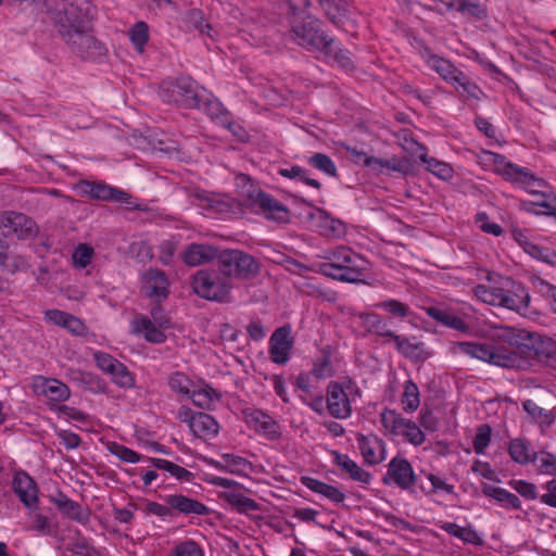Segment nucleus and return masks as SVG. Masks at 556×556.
<instances>
[{
    "label": "nucleus",
    "mask_w": 556,
    "mask_h": 556,
    "mask_svg": "<svg viewBox=\"0 0 556 556\" xmlns=\"http://www.w3.org/2000/svg\"><path fill=\"white\" fill-rule=\"evenodd\" d=\"M508 485L527 501H534L538 498V488L532 482L522 479H513L508 481Z\"/></svg>",
    "instance_id": "69168bd1"
},
{
    "label": "nucleus",
    "mask_w": 556,
    "mask_h": 556,
    "mask_svg": "<svg viewBox=\"0 0 556 556\" xmlns=\"http://www.w3.org/2000/svg\"><path fill=\"white\" fill-rule=\"evenodd\" d=\"M414 339L394 333L390 342L394 343L396 351L403 356L417 359V343H414Z\"/></svg>",
    "instance_id": "13d9d810"
},
{
    "label": "nucleus",
    "mask_w": 556,
    "mask_h": 556,
    "mask_svg": "<svg viewBox=\"0 0 556 556\" xmlns=\"http://www.w3.org/2000/svg\"><path fill=\"white\" fill-rule=\"evenodd\" d=\"M253 203L266 215L279 223L289 222L290 212L287 206L277 201L271 194L258 190Z\"/></svg>",
    "instance_id": "bb28decb"
},
{
    "label": "nucleus",
    "mask_w": 556,
    "mask_h": 556,
    "mask_svg": "<svg viewBox=\"0 0 556 556\" xmlns=\"http://www.w3.org/2000/svg\"><path fill=\"white\" fill-rule=\"evenodd\" d=\"M14 493L28 508H35L38 504V488L34 479L25 471L15 472L12 481Z\"/></svg>",
    "instance_id": "b1692460"
},
{
    "label": "nucleus",
    "mask_w": 556,
    "mask_h": 556,
    "mask_svg": "<svg viewBox=\"0 0 556 556\" xmlns=\"http://www.w3.org/2000/svg\"><path fill=\"white\" fill-rule=\"evenodd\" d=\"M192 433L200 439H213L218 434L219 425L210 414L198 412L191 422Z\"/></svg>",
    "instance_id": "72a5a7b5"
},
{
    "label": "nucleus",
    "mask_w": 556,
    "mask_h": 556,
    "mask_svg": "<svg viewBox=\"0 0 556 556\" xmlns=\"http://www.w3.org/2000/svg\"><path fill=\"white\" fill-rule=\"evenodd\" d=\"M327 18L338 25L342 23L349 11L348 2L344 0H318Z\"/></svg>",
    "instance_id": "37998d69"
},
{
    "label": "nucleus",
    "mask_w": 556,
    "mask_h": 556,
    "mask_svg": "<svg viewBox=\"0 0 556 556\" xmlns=\"http://www.w3.org/2000/svg\"><path fill=\"white\" fill-rule=\"evenodd\" d=\"M278 174L285 178L299 179L304 185L316 190L321 189V182L315 178H311L308 176V170L299 165H293L290 168H279Z\"/></svg>",
    "instance_id": "8fccbe9b"
},
{
    "label": "nucleus",
    "mask_w": 556,
    "mask_h": 556,
    "mask_svg": "<svg viewBox=\"0 0 556 556\" xmlns=\"http://www.w3.org/2000/svg\"><path fill=\"white\" fill-rule=\"evenodd\" d=\"M419 56L425 64L433 70L446 83L453 85L465 99L479 100L483 93L481 88L468 75L458 70L450 60L435 54L429 47L419 48Z\"/></svg>",
    "instance_id": "7ed1b4c3"
},
{
    "label": "nucleus",
    "mask_w": 556,
    "mask_h": 556,
    "mask_svg": "<svg viewBox=\"0 0 556 556\" xmlns=\"http://www.w3.org/2000/svg\"><path fill=\"white\" fill-rule=\"evenodd\" d=\"M508 453L510 458L519 465L535 464L534 452L530 453L529 442L526 439H511Z\"/></svg>",
    "instance_id": "a19ab883"
},
{
    "label": "nucleus",
    "mask_w": 556,
    "mask_h": 556,
    "mask_svg": "<svg viewBox=\"0 0 556 556\" xmlns=\"http://www.w3.org/2000/svg\"><path fill=\"white\" fill-rule=\"evenodd\" d=\"M492 438V428L489 424H482L477 428L476 435L472 441L473 451L477 454H484Z\"/></svg>",
    "instance_id": "0e129e2a"
},
{
    "label": "nucleus",
    "mask_w": 556,
    "mask_h": 556,
    "mask_svg": "<svg viewBox=\"0 0 556 556\" xmlns=\"http://www.w3.org/2000/svg\"><path fill=\"white\" fill-rule=\"evenodd\" d=\"M161 311V307H154L151 311L152 316L155 319L153 323L148 316L143 314H136L130 321V331L134 334H141L146 341L150 343L160 344L166 341V334L161 329L164 326V321L156 318V312Z\"/></svg>",
    "instance_id": "f3484780"
},
{
    "label": "nucleus",
    "mask_w": 556,
    "mask_h": 556,
    "mask_svg": "<svg viewBox=\"0 0 556 556\" xmlns=\"http://www.w3.org/2000/svg\"><path fill=\"white\" fill-rule=\"evenodd\" d=\"M66 549L75 556H101V553L96 548L90 541L77 532V536L68 543Z\"/></svg>",
    "instance_id": "603ef678"
},
{
    "label": "nucleus",
    "mask_w": 556,
    "mask_h": 556,
    "mask_svg": "<svg viewBox=\"0 0 556 556\" xmlns=\"http://www.w3.org/2000/svg\"><path fill=\"white\" fill-rule=\"evenodd\" d=\"M159 94L164 103L182 109H202L199 85L190 76L165 79L160 85Z\"/></svg>",
    "instance_id": "0eeeda50"
},
{
    "label": "nucleus",
    "mask_w": 556,
    "mask_h": 556,
    "mask_svg": "<svg viewBox=\"0 0 556 556\" xmlns=\"http://www.w3.org/2000/svg\"><path fill=\"white\" fill-rule=\"evenodd\" d=\"M75 189L81 197H89L97 201L118 202L126 204L130 208H139V206L132 204V195L130 193L119 188L112 187L104 181L83 179L76 184Z\"/></svg>",
    "instance_id": "9b49d317"
},
{
    "label": "nucleus",
    "mask_w": 556,
    "mask_h": 556,
    "mask_svg": "<svg viewBox=\"0 0 556 556\" xmlns=\"http://www.w3.org/2000/svg\"><path fill=\"white\" fill-rule=\"evenodd\" d=\"M504 180L509 181L520 187H527L538 182L539 186L543 182L542 179L538 178L529 168L519 166L507 159L497 172Z\"/></svg>",
    "instance_id": "393cba45"
},
{
    "label": "nucleus",
    "mask_w": 556,
    "mask_h": 556,
    "mask_svg": "<svg viewBox=\"0 0 556 556\" xmlns=\"http://www.w3.org/2000/svg\"><path fill=\"white\" fill-rule=\"evenodd\" d=\"M356 441L361 454L368 465H378L384 459L386 444L376 434H356Z\"/></svg>",
    "instance_id": "4be33fe9"
},
{
    "label": "nucleus",
    "mask_w": 556,
    "mask_h": 556,
    "mask_svg": "<svg viewBox=\"0 0 556 556\" xmlns=\"http://www.w3.org/2000/svg\"><path fill=\"white\" fill-rule=\"evenodd\" d=\"M536 470L541 475H548L556 477V455L541 450L534 452Z\"/></svg>",
    "instance_id": "864d4df0"
},
{
    "label": "nucleus",
    "mask_w": 556,
    "mask_h": 556,
    "mask_svg": "<svg viewBox=\"0 0 556 556\" xmlns=\"http://www.w3.org/2000/svg\"><path fill=\"white\" fill-rule=\"evenodd\" d=\"M106 448L112 455L116 456L119 460L125 463L136 464L146 458L138 452L118 442H109L106 444Z\"/></svg>",
    "instance_id": "6e6d98bb"
},
{
    "label": "nucleus",
    "mask_w": 556,
    "mask_h": 556,
    "mask_svg": "<svg viewBox=\"0 0 556 556\" xmlns=\"http://www.w3.org/2000/svg\"><path fill=\"white\" fill-rule=\"evenodd\" d=\"M294 339L291 327L285 325L274 330L268 342L269 359L276 365H286L291 357Z\"/></svg>",
    "instance_id": "dca6fc26"
},
{
    "label": "nucleus",
    "mask_w": 556,
    "mask_h": 556,
    "mask_svg": "<svg viewBox=\"0 0 556 556\" xmlns=\"http://www.w3.org/2000/svg\"><path fill=\"white\" fill-rule=\"evenodd\" d=\"M301 483L314 493L320 494L333 503H342L345 495L337 486L330 485L313 477H301Z\"/></svg>",
    "instance_id": "f704fd0d"
},
{
    "label": "nucleus",
    "mask_w": 556,
    "mask_h": 556,
    "mask_svg": "<svg viewBox=\"0 0 556 556\" xmlns=\"http://www.w3.org/2000/svg\"><path fill=\"white\" fill-rule=\"evenodd\" d=\"M457 11L466 13L476 20H483L488 16L486 8L471 0H457Z\"/></svg>",
    "instance_id": "774afa93"
},
{
    "label": "nucleus",
    "mask_w": 556,
    "mask_h": 556,
    "mask_svg": "<svg viewBox=\"0 0 556 556\" xmlns=\"http://www.w3.org/2000/svg\"><path fill=\"white\" fill-rule=\"evenodd\" d=\"M191 384H192V381L190 380V378L181 371L172 372L168 378V386H169L170 390L179 395H182V396L190 395Z\"/></svg>",
    "instance_id": "bf43d9fd"
},
{
    "label": "nucleus",
    "mask_w": 556,
    "mask_h": 556,
    "mask_svg": "<svg viewBox=\"0 0 556 556\" xmlns=\"http://www.w3.org/2000/svg\"><path fill=\"white\" fill-rule=\"evenodd\" d=\"M485 278L489 286L480 283L473 288V294L479 300L516 312L529 307L530 295L523 283L493 271H488Z\"/></svg>",
    "instance_id": "f257e3e1"
},
{
    "label": "nucleus",
    "mask_w": 556,
    "mask_h": 556,
    "mask_svg": "<svg viewBox=\"0 0 556 556\" xmlns=\"http://www.w3.org/2000/svg\"><path fill=\"white\" fill-rule=\"evenodd\" d=\"M191 287L200 298L219 303L229 301L233 288L231 281L218 268L198 270L191 278Z\"/></svg>",
    "instance_id": "6e6552de"
},
{
    "label": "nucleus",
    "mask_w": 556,
    "mask_h": 556,
    "mask_svg": "<svg viewBox=\"0 0 556 556\" xmlns=\"http://www.w3.org/2000/svg\"><path fill=\"white\" fill-rule=\"evenodd\" d=\"M522 408L530 416L531 420L541 426L551 427L555 420V415L551 410H545L532 400H526Z\"/></svg>",
    "instance_id": "a18cd8bd"
},
{
    "label": "nucleus",
    "mask_w": 556,
    "mask_h": 556,
    "mask_svg": "<svg viewBox=\"0 0 556 556\" xmlns=\"http://www.w3.org/2000/svg\"><path fill=\"white\" fill-rule=\"evenodd\" d=\"M374 306L386 312L391 318L401 320L414 314L407 304L395 299L380 301Z\"/></svg>",
    "instance_id": "c03bdc74"
},
{
    "label": "nucleus",
    "mask_w": 556,
    "mask_h": 556,
    "mask_svg": "<svg viewBox=\"0 0 556 556\" xmlns=\"http://www.w3.org/2000/svg\"><path fill=\"white\" fill-rule=\"evenodd\" d=\"M460 352L503 368L525 369V362L513 349L488 342H457Z\"/></svg>",
    "instance_id": "423d86ee"
},
{
    "label": "nucleus",
    "mask_w": 556,
    "mask_h": 556,
    "mask_svg": "<svg viewBox=\"0 0 556 556\" xmlns=\"http://www.w3.org/2000/svg\"><path fill=\"white\" fill-rule=\"evenodd\" d=\"M386 484H395L403 490L414 485L415 473L412 464L404 457L396 456L391 459L383 477Z\"/></svg>",
    "instance_id": "aec40b11"
},
{
    "label": "nucleus",
    "mask_w": 556,
    "mask_h": 556,
    "mask_svg": "<svg viewBox=\"0 0 556 556\" xmlns=\"http://www.w3.org/2000/svg\"><path fill=\"white\" fill-rule=\"evenodd\" d=\"M534 340V354H536V362L554 366L556 362V341L546 336L533 333Z\"/></svg>",
    "instance_id": "4c0bfd02"
},
{
    "label": "nucleus",
    "mask_w": 556,
    "mask_h": 556,
    "mask_svg": "<svg viewBox=\"0 0 556 556\" xmlns=\"http://www.w3.org/2000/svg\"><path fill=\"white\" fill-rule=\"evenodd\" d=\"M362 327L367 333L376 334L389 343L394 332L389 328L388 321L376 313H366L361 315Z\"/></svg>",
    "instance_id": "473e14b6"
},
{
    "label": "nucleus",
    "mask_w": 556,
    "mask_h": 556,
    "mask_svg": "<svg viewBox=\"0 0 556 556\" xmlns=\"http://www.w3.org/2000/svg\"><path fill=\"white\" fill-rule=\"evenodd\" d=\"M323 55L326 59H331L340 68L344 71H353L355 68L352 52L345 48H342L341 45L336 40L334 43H332L331 52L329 54Z\"/></svg>",
    "instance_id": "de8ad7c7"
},
{
    "label": "nucleus",
    "mask_w": 556,
    "mask_h": 556,
    "mask_svg": "<svg viewBox=\"0 0 556 556\" xmlns=\"http://www.w3.org/2000/svg\"><path fill=\"white\" fill-rule=\"evenodd\" d=\"M482 494L493 500L498 506L506 510H519L521 509V501L515 494L501 486H495L483 482L481 484Z\"/></svg>",
    "instance_id": "7c9ffc66"
},
{
    "label": "nucleus",
    "mask_w": 556,
    "mask_h": 556,
    "mask_svg": "<svg viewBox=\"0 0 556 556\" xmlns=\"http://www.w3.org/2000/svg\"><path fill=\"white\" fill-rule=\"evenodd\" d=\"M188 397L195 406L212 410L215 407V403L222 400V393L208 383H203L202 387L191 391Z\"/></svg>",
    "instance_id": "e433bc0d"
},
{
    "label": "nucleus",
    "mask_w": 556,
    "mask_h": 556,
    "mask_svg": "<svg viewBox=\"0 0 556 556\" xmlns=\"http://www.w3.org/2000/svg\"><path fill=\"white\" fill-rule=\"evenodd\" d=\"M419 161L425 164V168L428 173L433 174L442 180H448L454 175V169L448 163L429 156L427 147L420 142Z\"/></svg>",
    "instance_id": "2f4dec72"
},
{
    "label": "nucleus",
    "mask_w": 556,
    "mask_h": 556,
    "mask_svg": "<svg viewBox=\"0 0 556 556\" xmlns=\"http://www.w3.org/2000/svg\"><path fill=\"white\" fill-rule=\"evenodd\" d=\"M291 40L307 51H318L321 54L331 52L334 38L325 33L321 22L312 14L287 20Z\"/></svg>",
    "instance_id": "20e7f679"
},
{
    "label": "nucleus",
    "mask_w": 556,
    "mask_h": 556,
    "mask_svg": "<svg viewBox=\"0 0 556 556\" xmlns=\"http://www.w3.org/2000/svg\"><path fill=\"white\" fill-rule=\"evenodd\" d=\"M98 13L92 0H65L63 12L58 20L59 33L63 40H70L73 31L91 29V23Z\"/></svg>",
    "instance_id": "39448f33"
},
{
    "label": "nucleus",
    "mask_w": 556,
    "mask_h": 556,
    "mask_svg": "<svg viewBox=\"0 0 556 556\" xmlns=\"http://www.w3.org/2000/svg\"><path fill=\"white\" fill-rule=\"evenodd\" d=\"M0 267L9 274H15L26 268L27 262L22 255L12 254L5 251L0 258Z\"/></svg>",
    "instance_id": "e2e57ef3"
},
{
    "label": "nucleus",
    "mask_w": 556,
    "mask_h": 556,
    "mask_svg": "<svg viewBox=\"0 0 556 556\" xmlns=\"http://www.w3.org/2000/svg\"><path fill=\"white\" fill-rule=\"evenodd\" d=\"M97 367L110 376L111 382L121 389H132L136 384V376L128 367L110 353L97 351L93 353Z\"/></svg>",
    "instance_id": "f8f14e48"
},
{
    "label": "nucleus",
    "mask_w": 556,
    "mask_h": 556,
    "mask_svg": "<svg viewBox=\"0 0 556 556\" xmlns=\"http://www.w3.org/2000/svg\"><path fill=\"white\" fill-rule=\"evenodd\" d=\"M222 460L223 463L217 462L215 467L235 475L241 473L250 466L247 458L230 453L223 454Z\"/></svg>",
    "instance_id": "09e8293b"
},
{
    "label": "nucleus",
    "mask_w": 556,
    "mask_h": 556,
    "mask_svg": "<svg viewBox=\"0 0 556 556\" xmlns=\"http://www.w3.org/2000/svg\"><path fill=\"white\" fill-rule=\"evenodd\" d=\"M442 530L446 533L460 539L464 543L481 546L483 540L471 527H460L454 522H445L442 525Z\"/></svg>",
    "instance_id": "79ce46f5"
},
{
    "label": "nucleus",
    "mask_w": 556,
    "mask_h": 556,
    "mask_svg": "<svg viewBox=\"0 0 556 556\" xmlns=\"http://www.w3.org/2000/svg\"><path fill=\"white\" fill-rule=\"evenodd\" d=\"M534 344L533 333H528L525 338H521V340L516 341L515 350L513 351L522 357L525 367L528 365L530 359L536 361Z\"/></svg>",
    "instance_id": "052dcab7"
},
{
    "label": "nucleus",
    "mask_w": 556,
    "mask_h": 556,
    "mask_svg": "<svg viewBox=\"0 0 556 556\" xmlns=\"http://www.w3.org/2000/svg\"><path fill=\"white\" fill-rule=\"evenodd\" d=\"M51 502L58 507L59 511L65 517L80 523L87 525L90 521V509L84 507L78 502L71 500L67 495L60 492Z\"/></svg>",
    "instance_id": "cd10ccee"
},
{
    "label": "nucleus",
    "mask_w": 556,
    "mask_h": 556,
    "mask_svg": "<svg viewBox=\"0 0 556 556\" xmlns=\"http://www.w3.org/2000/svg\"><path fill=\"white\" fill-rule=\"evenodd\" d=\"M380 421L392 435L417 445V424L412 419L404 418L395 409L386 408L380 414Z\"/></svg>",
    "instance_id": "2eb2a0df"
},
{
    "label": "nucleus",
    "mask_w": 556,
    "mask_h": 556,
    "mask_svg": "<svg viewBox=\"0 0 556 556\" xmlns=\"http://www.w3.org/2000/svg\"><path fill=\"white\" fill-rule=\"evenodd\" d=\"M142 292L151 299L157 301L164 300L168 296L169 282L166 274L160 269H149L141 278Z\"/></svg>",
    "instance_id": "412c9836"
},
{
    "label": "nucleus",
    "mask_w": 556,
    "mask_h": 556,
    "mask_svg": "<svg viewBox=\"0 0 556 556\" xmlns=\"http://www.w3.org/2000/svg\"><path fill=\"white\" fill-rule=\"evenodd\" d=\"M219 250L211 244L190 243L182 252V261L188 266H199L217 260Z\"/></svg>",
    "instance_id": "c756f323"
},
{
    "label": "nucleus",
    "mask_w": 556,
    "mask_h": 556,
    "mask_svg": "<svg viewBox=\"0 0 556 556\" xmlns=\"http://www.w3.org/2000/svg\"><path fill=\"white\" fill-rule=\"evenodd\" d=\"M169 504L172 518L177 516H207L210 508L202 502L181 493L167 494L162 497Z\"/></svg>",
    "instance_id": "6ab92c4d"
},
{
    "label": "nucleus",
    "mask_w": 556,
    "mask_h": 556,
    "mask_svg": "<svg viewBox=\"0 0 556 556\" xmlns=\"http://www.w3.org/2000/svg\"><path fill=\"white\" fill-rule=\"evenodd\" d=\"M220 497L237 513L249 514L261 509L260 504L237 490L223 492Z\"/></svg>",
    "instance_id": "c9c22d12"
},
{
    "label": "nucleus",
    "mask_w": 556,
    "mask_h": 556,
    "mask_svg": "<svg viewBox=\"0 0 556 556\" xmlns=\"http://www.w3.org/2000/svg\"><path fill=\"white\" fill-rule=\"evenodd\" d=\"M128 37L135 50L140 54L143 53L150 39L148 24L143 21L135 23L128 30Z\"/></svg>",
    "instance_id": "49530a36"
},
{
    "label": "nucleus",
    "mask_w": 556,
    "mask_h": 556,
    "mask_svg": "<svg viewBox=\"0 0 556 556\" xmlns=\"http://www.w3.org/2000/svg\"><path fill=\"white\" fill-rule=\"evenodd\" d=\"M307 163L315 169L320 170L330 177L338 176L336 163L325 153L317 152L312 154L307 157Z\"/></svg>",
    "instance_id": "5fc2aeb1"
},
{
    "label": "nucleus",
    "mask_w": 556,
    "mask_h": 556,
    "mask_svg": "<svg viewBox=\"0 0 556 556\" xmlns=\"http://www.w3.org/2000/svg\"><path fill=\"white\" fill-rule=\"evenodd\" d=\"M191 197L198 201V205L201 208L212 213H224L230 208V205L225 200L205 190L197 189L192 192Z\"/></svg>",
    "instance_id": "58836bf2"
},
{
    "label": "nucleus",
    "mask_w": 556,
    "mask_h": 556,
    "mask_svg": "<svg viewBox=\"0 0 556 556\" xmlns=\"http://www.w3.org/2000/svg\"><path fill=\"white\" fill-rule=\"evenodd\" d=\"M85 390L93 393V394H102L106 393L109 386L104 379L93 372H87L83 382L80 383Z\"/></svg>",
    "instance_id": "338daca9"
},
{
    "label": "nucleus",
    "mask_w": 556,
    "mask_h": 556,
    "mask_svg": "<svg viewBox=\"0 0 556 556\" xmlns=\"http://www.w3.org/2000/svg\"><path fill=\"white\" fill-rule=\"evenodd\" d=\"M147 460L159 470H164L181 482H191L194 479V473L188 469L164 458L147 457Z\"/></svg>",
    "instance_id": "ea45409f"
},
{
    "label": "nucleus",
    "mask_w": 556,
    "mask_h": 556,
    "mask_svg": "<svg viewBox=\"0 0 556 556\" xmlns=\"http://www.w3.org/2000/svg\"><path fill=\"white\" fill-rule=\"evenodd\" d=\"M0 228L4 236H15L17 239H29L37 235L36 222L24 213L5 211L0 213Z\"/></svg>",
    "instance_id": "4468645a"
},
{
    "label": "nucleus",
    "mask_w": 556,
    "mask_h": 556,
    "mask_svg": "<svg viewBox=\"0 0 556 556\" xmlns=\"http://www.w3.org/2000/svg\"><path fill=\"white\" fill-rule=\"evenodd\" d=\"M88 33L89 30H84L83 33L73 31L71 39L64 41L81 59L96 61L104 56L108 53V49L100 40Z\"/></svg>",
    "instance_id": "a211bd4d"
},
{
    "label": "nucleus",
    "mask_w": 556,
    "mask_h": 556,
    "mask_svg": "<svg viewBox=\"0 0 556 556\" xmlns=\"http://www.w3.org/2000/svg\"><path fill=\"white\" fill-rule=\"evenodd\" d=\"M532 285L538 290V292L549 303L552 311L556 313V286L540 277H535L532 280Z\"/></svg>",
    "instance_id": "680f3d73"
},
{
    "label": "nucleus",
    "mask_w": 556,
    "mask_h": 556,
    "mask_svg": "<svg viewBox=\"0 0 556 556\" xmlns=\"http://www.w3.org/2000/svg\"><path fill=\"white\" fill-rule=\"evenodd\" d=\"M167 556H204L200 543L191 539L175 541Z\"/></svg>",
    "instance_id": "3c124183"
},
{
    "label": "nucleus",
    "mask_w": 556,
    "mask_h": 556,
    "mask_svg": "<svg viewBox=\"0 0 556 556\" xmlns=\"http://www.w3.org/2000/svg\"><path fill=\"white\" fill-rule=\"evenodd\" d=\"M422 308L429 317L444 327L462 333H468L470 331V326L450 306H429Z\"/></svg>",
    "instance_id": "5701e85b"
},
{
    "label": "nucleus",
    "mask_w": 556,
    "mask_h": 556,
    "mask_svg": "<svg viewBox=\"0 0 556 556\" xmlns=\"http://www.w3.org/2000/svg\"><path fill=\"white\" fill-rule=\"evenodd\" d=\"M354 396H361L356 382L345 377L340 381H330L326 389V409L336 419H348L352 413Z\"/></svg>",
    "instance_id": "1a4fd4ad"
},
{
    "label": "nucleus",
    "mask_w": 556,
    "mask_h": 556,
    "mask_svg": "<svg viewBox=\"0 0 556 556\" xmlns=\"http://www.w3.org/2000/svg\"><path fill=\"white\" fill-rule=\"evenodd\" d=\"M525 251L541 262L556 266V251L551 248L540 247L532 242H525Z\"/></svg>",
    "instance_id": "4d7b16f0"
},
{
    "label": "nucleus",
    "mask_w": 556,
    "mask_h": 556,
    "mask_svg": "<svg viewBox=\"0 0 556 556\" xmlns=\"http://www.w3.org/2000/svg\"><path fill=\"white\" fill-rule=\"evenodd\" d=\"M325 262L319 265V271L338 281L363 282L367 271V261L345 245L326 251Z\"/></svg>",
    "instance_id": "f03ea898"
},
{
    "label": "nucleus",
    "mask_w": 556,
    "mask_h": 556,
    "mask_svg": "<svg viewBox=\"0 0 556 556\" xmlns=\"http://www.w3.org/2000/svg\"><path fill=\"white\" fill-rule=\"evenodd\" d=\"M218 269L231 281L232 279L249 280L261 270L255 257L239 249L219 251L217 256Z\"/></svg>",
    "instance_id": "9d476101"
},
{
    "label": "nucleus",
    "mask_w": 556,
    "mask_h": 556,
    "mask_svg": "<svg viewBox=\"0 0 556 556\" xmlns=\"http://www.w3.org/2000/svg\"><path fill=\"white\" fill-rule=\"evenodd\" d=\"M331 454L333 464L340 468L343 475L362 484L370 483L372 478L371 473L363 469L355 460L350 458L349 455L338 451H333Z\"/></svg>",
    "instance_id": "c85d7f7f"
},
{
    "label": "nucleus",
    "mask_w": 556,
    "mask_h": 556,
    "mask_svg": "<svg viewBox=\"0 0 556 556\" xmlns=\"http://www.w3.org/2000/svg\"><path fill=\"white\" fill-rule=\"evenodd\" d=\"M34 387L51 402H65L71 396V390L64 382L43 376L34 377Z\"/></svg>",
    "instance_id": "a878e982"
},
{
    "label": "nucleus",
    "mask_w": 556,
    "mask_h": 556,
    "mask_svg": "<svg viewBox=\"0 0 556 556\" xmlns=\"http://www.w3.org/2000/svg\"><path fill=\"white\" fill-rule=\"evenodd\" d=\"M241 418L249 429L265 437L267 440L274 441L281 438L279 424L268 413L261 408H242Z\"/></svg>",
    "instance_id": "ddd939ff"
}]
</instances>
